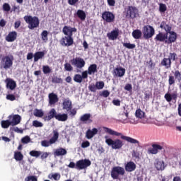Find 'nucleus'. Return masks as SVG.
Instances as JSON below:
<instances>
[{
	"mask_svg": "<svg viewBox=\"0 0 181 181\" xmlns=\"http://www.w3.org/2000/svg\"><path fill=\"white\" fill-rule=\"evenodd\" d=\"M135 115L136 118L141 119V118H144L145 115V112H144V111H142L141 109H138L136 110Z\"/></svg>",
	"mask_w": 181,
	"mask_h": 181,
	"instance_id": "c03bdc74",
	"label": "nucleus"
},
{
	"mask_svg": "<svg viewBox=\"0 0 181 181\" xmlns=\"http://www.w3.org/2000/svg\"><path fill=\"white\" fill-rule=\"evenodd\" d=\"M126 172H134L136 169V164L132 161L127 162L124 165Z\"/></svg>",
	"mask_w": 181,
	"mask_h": 181,
	"instance_id": "b1692460",
	"label": "nucleus"
},
{
	"mask_svg": "<svg viewBox=\"0 0 181 181\" xmlns=\"http://www.w3.org/2000/svg\"><path fill=\"white\" fill-rule=\"evenodd\" d=\"M98 134V129L97 128H93L91 129H88L86 132V138L87 139H91V138L94 137V135H97Z\"/></svg>",
	"mask_w": 181,
	"mask_h": 181,
	"instance_id": "bb28decb",
	"label": "nucleus"
},
{
	"mask_svg": "<svg viewBox=\"0 0 181 181\" xmlns=\"http://www.w3.org/2000/svg\"><path fill=\"white\" fill-rule=\"evenodd\" d=\"M62 108L63 110H66V111L71 110V101L70 100H64L62 103Z\"/></svg>",
	"mask_w": 181,
	"mask_h": 181,
	"instance_id": "f704fd0d",
	"label": "nucleus"
},
{
	"mask_svg": "<svg viewBox=\"0 0 181 181\" xmlns=\"http://www.w3.org/2000/svg\"><path fill=\"white\" fill-rule=\"evenodd\" d=\"M49 105H54L56 103L59 102V97L54 93H51L48 95Z\"/></svg>",
	"mask_w": 181,
	"mask_h": 181,
	"instance_id": "5701e85b",
	"label": "nucleus"
},
{
	"mask_svg": "<svg viewBox=\"0 0 181 181\" xmlns=\"http://www.w3.org/2000/svg\"><path fill=\"white\" fill-rule=\"evenodd\" d=\"M97 71H98L97 64H90L88 68V73L89 76L95 74V73H97Z\"/></svg>",
	"mask_w": 181,
	"mask_h": 181,
	"instance_id": "473e14b6",
	"label": "nucleus"
},
{
	"mask_svg": "<svg viewBox=\"0 0 181 181\" xmlns=\"http://www.w3.org/2000/svg\"><path fill=\"white\" fill-rule=\"evenodd\" d=\"M168 11V7L166 6V4L160 3L159 4V12L161 13H165Z\"/></svg>",
	"mask_w": 181,
	"mask_h": 181,
	"instance_id": "a18cd8bd",
	"label": "nucleus"
},
{
	"mask_svg": "<svg viewBox=\"0 0 181 181\" xmlns=\"http://www.w3.org/2000/svg\"><path fill=\"white\" fill-rule=\"evenodd\" d=\"M13 66V56L6 55L1 58V69H4V70H8Z\"/></svg>",
	"mask_w": 181,
	"mask_h": 181,
	"instance_id": "39448f33",
	"label": "nucleus"
},
{
	"mask_svg": "<svg viewBox=\"0 0 181 181\" xmlns=\"http://www.w3.org/2000/svg\"><path fill=\"white\" fill-rule=\"evenodd\" d=\"M80 121L83 124H91V122H93V119H91V114L86 113L80 117Z\"/></svg>",
	"mask_w": 181,
	"mask_h": 181,
	"instance_id": "412c9836",
	"label": "nucleus"
},
{
	"mask_svg": "<svg viewBox=\"0 0 181 181\" xmlns=\"http://www.w3.org/2000/svg\"><path fill=\"white\" fill-rule=\"evenodd\" d=\"M172 73H173V75L170 74L168 76V84L169 86H175V83H176V80L177 81H178L179 83H180L181 81V72L180 70H176L175 71H172Z\"/></svg>",
	"mask_w": 181,
	"mask_h": 181,
	"instance_id": "6e6552de",
	"label": "nucleus"
},
{
	"mask_svg": "<svg viewBox=\"0 0 181 181\" xmlns=\"http://www.w3.org/2000/svg\"><path fill=\"white\" fill-rule=\"evenodd\" d=\"M113 74L115 77H124L125 76V69L122 66L113 69Z\"/></svg>",
	"mask_w": 181,
	"mask_h": 181,
	"instance_id": "aec40b11",
	"label": "nucleus"
},
{
	"mask_svg": "<svg viewBox=\"0 0 181 181\" xmlns=\"http://www.w3.org/2000/svg\"><path fill=\"white\" fill-rule=\"evenodd\" d=\"M45 57V52H37L34 54V62H39L40 59Z\"/></svg>",
	"mask_w": 181,
	"mask_h": 181,
	"instance_id": "72a5a7b5",
	"label": "nucleus"
},
{
	"mask_svg": "<svg viewBox=\"0 0 181 181\" xmlns=\"http://www.w3.org/2000/svg\"><path fill=\"white\" fill-rule=\"evenodd\" d=\"M52 83H54V84H63V79L57 76H54L52 78Z\"/></svg>",
	"mask_w": 181,
	"mask_h": 181,
	"instance_id": "37998d69",
	"label": "nucleus"
},
{
	"mask_svg": "<svg viewBox=\"0 0 181 181\" xmlns=\"http://www.w3.org/2000/svg\"><path fill=\"white\" fill-rule=\"evenodd\" d=\"M103 130L105 131V132H106V134H108L109 135H114L115 136H120L121 139L127 141V142H129L130 144H139V141L130 136H124L122 133L115 132V130L110 129L108 127H103Z\"/></svg>",
	"mask_w": 181,
	"mask_h": 181,
	"instance_id": "f03ea898",
	"label": "nucleus"
},
{
	"mask_svg": "<svg viewBox=\"0 0 181 181\" xmlns=\"http://www.w3.org/2000/svg\"><path fill=\"white\" fill-rule=\"evenodd\" d=\"M144 39H151L155 35V28L152 25H145L142 29Z\"/></svg>",
	"mask_w": 181,
	"mask_h": 181,
	"instance_id": "9d476101",
	"label": "nucleus"
},
{
	"mask_svg": "<svg viewBox=\"0 0 181 181\" xmlns=\"http://www.w3.org/2000/svg\"><path fill=\"white\" fill-rule=\"evenodd\" d=\"M49 32L47 30H43L41 33V39L42 41L45 42V43L47 42L49 40Z\"/></svg>",
	"mask_w": 181,
	"mask_h": 181,
	"instance_id": "e433bc0d",
	"label": "nucleus"
},
{
	"mask_svg": "<svg viewBox=\"0 0 181 181\" xmlns=\"http://www.w3.org/2000/svg\"><path fill=\"white\" fill-rule=\"evenodd\" d=\"M88 146H90V141H83L81 144V148H88Z\"/></svg>",
	"mask_w": 181,
	"mask_h": 181,
	"instance_id": "69168bd1",
	"label": "nucleus"
},
{
	"mask_svg": "<svg viewBox=\"0 0 181 181\" xmlns=\"http://www.w3.org/2000/svg\"><path fill=\"white\" fill-rule=\"evenodd\" d=\"M33 115L35 117H38L39 118H42L43 115H45V112L42 110L35 109L34 110Z\"/></svg>",
	"mask_w": 181,
	"mask_h": 181,
	"instance_id": "a19ab883",
	"label": "nucleus"
},
{
	"mask_svg": "<svg viewBox=\"0 0 181 181\" xmlns=\"http://www.w3.org/2000/svg\"><path fill=\"white\" fill-rule=\"evenodd\" d=\"M14 159L17 161L23 160V154L21 151H15Z\"/></svg>",
	"mask_w": 181,
	"mask_h": 181,
	"instance_id": "4c0bfd02",
	"label": "nucleus"
},
{
	"mask_svg": "<svg viewBox=\"0 0 181 181\" xmlns=\"http://www.w3.org/2000/svg\"><path fill=\"white\" fill-rule=\"evenodd\" d=\"M3 11L4 12H9L11 11V6L8 3H4L3 4Z\"/></svg>",
	"mask_w": 181,
	"mask_h": 181,
	"instance_id": "4d7b16f0",
	"label": "nucleus"
},
{
	"mask_svg": "<svg viewBox=\"0 0 181 181\" xmlns=\"http://www.w3.org/2000/svg\"><path fill=\"white\" fill-rule=\"evenodd\" d=\"M40 158L42 159V160H44V159H46L49 157V153L47 152H44V153H41V155H40Z\"/></svg>",
	"mask_w": 181,
	"mask_h": 181,
	"instance_id": "e2e57ef3",
	"label": "nucleus"
},
{
	"mask_svg": "<svg viewBox=\"0 0 181 181\" xmlns=\"http://www.w3.org/2000/svg\"><path fill=\"white\" fill-rule=\"evenodd\" d=\"M96 85V88L98 90H103L104 88V82L103 81H98L95 83Z\"/></svg>",
	"mask_w": 181,
	"mask_h": 181,
	"instance_id": "6e6d98bb",
	"label": "nucleus"
},
{
	"mask_svg": "<svg viewBox=\"0 0 181 181\" xmlns=\"http://www.w3.org/2000/svg\"><path fill=\"white\" fill-rule=\"evenodd\" d=\"M4 83L6 84V88H8L9 90H13L16 88V82L11 78H6Z\"/></svg>",
	"mask_w": 181,
	"mask_h": 181,
	"instance_id": "a211bd4d",
	"label": "nucleus"
},
{
	"mask_svg": "<svg viewBox=\"0 0 181 181\" xmlns=\"http://www.w3.org/2000/svg\"><path fill=\"white\" fill-rule=\"evenodd\" d=\"M91 165V161L89 159L85 158L79 160L76 163V169L78 170H83V169H87L88 166Z\"/></svg>",
	"mask_w": 181,
	"mask_h": 181,
	"instance_id": "9b49d317",
	"label": "nucleus"
},
{
	"mask_svg": "<svg viewBox=\"0 0 181 181\" xmlns=\"http://www.w3.org/2000/svg\"><path fill=\"white\" fill-rule=\"evenodd\" d=\"M57 139H59V132L54 130L53 136L49 139V141H47V140L42 141L41 145L45 148H47L50 146V145H53V144H56V142H57Z\"/></svg>",
	"mask_w": 181,
	"mask_h": 181,
	"instance_id": "1a4fd4ad",
	"label": "nucleus"
},
{
	"mask_svg": "<svg viewBox=\"0 0 181 181\" xmlns=\"http://www.w3.org/2000/svg\"><path fill=\"white\" fill-rule=\"evenodd\" d=\"M157 170H165V162L163 160H157L154 164Z\"/></svg>",
	"mask_w": 181,
	"mask_h": 181,
	"instance_id": "c85d7f7f",
	"label": "nucleus"
},
{
	"mask_svg": "<svg viewBox=\"0 0 181 181\" xmlns=\"http://www.w3.org/2000/svg\"><path fill=\"white\" fill-rule=\"evenodd\" d=\"M102 95H103V97H105V98H107V97L110 96V91H108L107 90H103L102 93Z\"/></svg>",
	"mask_w": 181,
	"mask_h": 181,
	"instance_id": "774afa93",
	"label": "nucleus"
},
{
	"mask_svg": "<svg viewBox=\"0 0 181 181\" xmlns=\"http://www.w3.org/2000/svg\"><path fill=\"white\" fill-rule=\"evenodd\" d=\"M83 78H88V71H84L82 72V75H81Z\"/></svg>",
	"mask_w": 181,
	"mask_h": 181,
	"instance_id": "338daca9",
	"label": "nucleus"
},
{
	"mask_svg": "<svg viewBox=\"0 0 181 181\" xmlns=\"http://www.w3.org/2000/svg\"><path fill=\"white\" fill-rule=\"evenodd\" d=\"M112 104L114 105H116V107H119L121 105V100L117 99V100H112Z\"/></svg>",
	"mask_w": 181,
	"mask_h": 181,
	"instance_id": "0e129e2a",
	"label": "nucleus"
},
{
	"mask_svg": "<svg viewBox=\"0 0 181 181\" xmlns=\"http://www.w3.org/2000/svg\"><path fill=\"white\" fill-rule=\"evenodd\" d=\"M105 144L108 146H111L112 149H121L124 146V142L119 139L112 140V139L108 138V136H105Z\"/></svg>",
	"mask_w": 181,
	"mask_h": 181,
	"instance_id": "20e7f679",
	"label": "nucleus"
},
{
	"mask_svg": "<svg viewBox=\"0 0 181 181\" xmlns=\"http://www.w3.org/2000/svg\"><path fill=\"white\" fill-rule=\"evenodd\" d=\"M18 33H16V31L10 32L6 37V42H15Z\"/></svg>",
	"mask_w": 181,
	"mask_h": 181,
	"instance_id": "a878e982",
	"label": "nucleus"
},
{
	"mask_svg": "<svg viewBox=\"0 0 181 181\" xmlns=\"http://www.w3.org/2000/svg\"><path fill=\"white\" fill-rule=\"evenodd\" d=\"M73 32H77V29L67 25H65L62 29V33L65 36L73 37Z\"/></svg>",
	"mask_w": 181,
	"mask_h": 181,
	"instance_id": "f3484780",
	"label": "nucleus"
},
{
	"mask_svg": "<svg viewBox=\"0 0 181 181\" xmlns=\"http://www.w3.org/2000/svg\"><path fill=\"white\" fill-rule=\"evenodd\" d=\"M107 36L109 40H117V39H118V36H119V30L118 29L113 30L110 33H108Z\"/></svg>",
	"mask_w": 181,
	"mask_h": 181,
	"instance_id": "4be33fe9",
	"label": "nucleus"
},
{
	"mask_svg": "<svg viewBox=\"0 0 181 181\" xmlns=\"http://www.w3.org/2000/svg\"><path fill=\"white\" fill-rule=\"evenodd\" d=\"M154 40L156 43L161 42L165 43V45H172V43H175L177 40V38L173 37V33H171L170 35H169L168 33L160 32L156 35Z\"/></svg>",
	"mask_w": 181,
	"mask_h": 181,
	"instance_id": "f257e3e1",
	"label": "nucleus"
},
{
	"mask_svg": "<svg viewBox=\"0 0 181 181\" xmlns=\"http://www.w3.org/2000/svg\"><path fill=\"white\" fill-rule=\"evenodd\" d=\"M59 43L61 46H64V47H70V46H73L74 39H73V37L64 36L59 40Z\"/></svg>",
	"mask_w": 181,
	"mask_h": 181,
	"instance_id": "4468645a",
	"label": "nucleus"
},
{
	"mask_svg": "<svg viewBox=\"0 0 181 181\" xmlns=\"http://www.w3.org/2000/svg\"><path fill=\"white\" fill-rule=\"evenodd\" d=\"M124 90H126V91H132V85L130 83H127L124 86Z\"/></svg>",
	"mask_w": 181,
	"mask_h": 181,
	"instance_id": "680f3d73",
	"label": "nucleus"
},
{
	"mask_svg": "<svg viewBox=\"0 0 181 181\" xmlns=\"http://www.w3.org/2000/svg\"><path fill=\"white\" fill-rule=\"evenodd\" d=\"M22 144H26L30 142V137L29 136H25L21 139Z\"/></svg>",
	"mask_w": 181,
	"mask_h": 181,
	"instance_id": "864d4df0",
	"label": "nucleus"
},
{
	"mask_svg": "<svg viewBox=\"0 0 181 181\" xmlns=\"http://www.w3.org/2000/svg\"><path fill=\"white\" fill-rule=\"evenodd\" d=\"M25 181H37V177L30 175L25 177Z\"/></svg>",
	"mask_w": 181,
	"mask_h": 181,
	"instance_id": "bf43d9fd",
	"label": "nucleus"
},
{
	"mask_svg": "<svg viewBox=\"0 0 181 181\" xmlns=\"http://www.w3.org/2000/svg\"><path fill=\"white\" fill-rule=\"evenodd\" d=\"M102 19L106 23H112V22H115V15L111 11H105L102 13Z\"/></svg>",
	"mask_w": 181,
	"mask_h": 181,
	"instance_id": "ddd939ff",
	"label": "nucleus"
},
{
	"mask_svg": "<svg viewBox=\"0 0 181 181\" xmlns=\"http://www.w3.org/2000/svg\"><path fill=\"white\" fill-rule=\"evenodd\" d=\"M24 21L28 25V29L30 30H33V29H36V28H39V25L40 24V21H39V18L37 16H25Z\"/></svg>",
	"mask_w": 181,
	"mask_h": 181,
	"instance_id": "7ed1b4c3",
	"label": "nucleus"
},
{
	"mask_svg": "<svg viewBox=\"0 0 181 181\" xmlns=\"http://www.w3.org/2000/svg\"><path fill=\"white\" fill-rule=\"evenodd\" d=\"M56 119L57 121H61L62 122H64L69 119V115L66 113H57Z\"/></svg>",
	"mask_w": 181,
	"mask_h": 181,
	"instance_id": "cd10ccee",
	"label": "nucleus"
},
{
	"mask_svg": "<svg viewBox=\"0 0 181 181\" xmlns=\"http://www.w3.org/2000/svg\"><path fill=\"white\" fill-rule=\"evenodd\" d=\"M163 147L159 144H153L152 148L148 150V153L151 155H156L159 151H162Z\"/></svg>",
	"mask_w": 181,
	"mask_h": 181,
	"instance_id": "6ab92c4d",
	"label": "nucleus"
},
{
	"mask_svg": "<svg viewBox=\"0 0 181 181\" xmlns=\"http://www.w3.org/2000/svg\"><path fill=\"white\" fill-rule=\"evenodd\" d=\"M57 117V112L56 111V109L52 108L49 112L47 113V115H45L43 117V119L45 121H50L51 119H53V118H55Z\"/></svg>",
	"mask_w": 181,
	"mask_h": 181,
	"instance_id": "dca6fc26",
	"label": "nucleus"
},
{
	"mask_svg": "<svg viewBox=\"0 0 181 181\" xmlns=\"http://www.w3.org/2000/svg\"><path fill=\"white\" fill-rule=\"evenodd\" d=\"M33 127H35V128H42V127H43V123L37 120H34L33 122Z\"/></svg>",
	"mask_w": 181,
	"mask_h": 181,
	"instance_id": "8fccbe9b",
	"label": "nucleus"
},
{
	"mask_svg": "<svg viewBox=\"0 0 181 181\" xmlns=\"http://www.w3.org/2000/svg\"><path fill=\"white\" fill-rule=\"evenodd\" d=\"M21 119H22V118L21 117V115H13L12 121H11L12 127H15V125H18V124H21Z\"/></svg>",
	"mask_w": 181,
	"mask_h": 181,
	"instance_id": "2f4dec72",
	"label": "nucleus"
},
{
	"mask_svg": "<svg viewBox=\"0 0 181 181\" xmlns=\"http://www.w3.org/2000/svg\"><path fill=\"white\" fill-rule=\"evenodd\" d=\"M88 89L90 90V91H91L92 93H95V91H97V86L94 83H91L88 86Z\"/></svg>",
	"mask_w": 181,
	"mask_h": 181,
	"instance_id": "5fc2aeb1",
	"label": "nucleus"
},
{
	"mask_svg": "<svg viewBox=\"0 0 181 181\" xmlns=\"http://www.w3.org/2000/svg\"><path fill=\"white\" fill-rule=\"evenodd\" d=\"M76 15L81 21H86V13L83 10H78Z\"/></svg>",
	"mask_w": 181,
	"mask_h": 181,
	"instance_id": "58836bf2",
	"label": "nucleus"
},
{
	"mask_svg": "<svg viewBox=\"0 0 181 181\" xmlns=\"http://www.w3.org/2000/svg\"><path fill=\"white\" fill-rule=\"evenodd\" d=\"M125 175V169L121 166H115L111 170V177L115 180L119 179V176Z\"/></svg>",
	"mask_w": 181,
	"mask_h": 181,
	"instance_id": "0eeeda50",
	"label": "nucleus"
},
{
	"mask_svg": "<svg viewBox=\"0 0 181 181\" xmlns=\"http://www.w3.org/2000/svg\"><path fill=\"white\" fill-rule=\"evenodd\" d=\"M70 62L72 66H74L77 69H83V67L86 66V61L81 57L74 58L70 61Z\"/></svg>",
	"mask_w": 181,
	"mask_h": 181,
	"instance_id": "2eb2a0df",
	"label": "nucleus"
},
{
	"mask_svg": "<svg viewBox=\"0 0 181 181\" xmlns=\"http://www.w3.org/2000/svg\"><path fill=\"white\" fill-rule=\"evenodd\" d=\"M74 81L75 83H83V77L80 74H75L74 76Z\"/></svg>",
	"mask_w": 181,
	"mask_h": 181,
	"instance_id": "49530a36",
	"label": "nucleus"
},
{
	"mask_svg": "<svg viewBox=\"0 0 181 181\" xmlns=\"http://www.w3.org/2000/svg\"><path fill=\"white\" fill-rule=\"evenodd\" d=\"M42 71H43L44 74H49L52 73V69H50V66H49L47 65H44L42 66Z\"/></svg>",
	"mask_w": 181,
	"mask_h": 181,
	"instance_id": "09e8293b",
	"label": "nucleus"
},
{
	"mask_svg": "<svg viewBox=\"0 0 181 181\" xmlns=\"http://www.w3.org/2000/svg\"><path fill=\"white\" fill-rule=\"evenodd\" d=\"M122 45L126 49H135L136 47L135 44H131L129 42H123Z\"/></svg>",
	"mask_w": 181,
	"mask_h": 181,
	"instance_id": "de8ad7c7",
	"label": "nucleus"
},
{
	"mask_svg": "<svg viewBox=\"0 0 181 181\" xmlns=\"http://www.w3.org/2000/svg\"><path fill=\"white\" fill-rule=\"evenodd\" d=\"M64 69L66 71H73V66L69 63H66L64 64Z\"/></svg>",
	"mask_w": 181,
	"mask_h": 181,
	"instance_id": "052dcab7",
	"label": "nucleus"
},
{
	"mask_svg": "<svg viewBox=\"0 0 181 181\" xmlns=\"http://www.w3.org/2000/svg\"><path fill=\"white\" fill-rule=\"evenodd\" d=\"M6 98L8 101H15V100H16V96L13 94L8 93L6 95Z\"/></svg>",
	"mask_w": 181,
	"mask_h": 181,
	"instance_id": "603ef678",
	"label": "nucleus"
},
{
	"mask_svg": "<svg viewBox=\"0 0 181 181\" xmlns=\"http://www.w3.org/2000/svg\"><path fill=\"white\" fill-rule=\"evenodd\" d=\"M161 66L165 67V69H170L172 66V61L169 58H163L160 62Z\"/></svg>",
	"mask_w": 181,
	"mask_h": 181,
	"instance_id": "c756f323",
	"label": "nucleus"
},
{
	"mask_svg": "<svg viewBox=\"0 0 181 181\" xmlns=\"http://www.w3.org/2000/svg\"><path fill=\"white\" fill-rule=\"evenodd\" d=\"M1 125L2 128L6 129V128H9V127H11V125H12V122L11 121H9L8 119L2 120L1 122Z\"/></svg>",
	"mask_w": 181,
	"mask_h": 181,
	"instance_id": "ea45409f",
	"label": "nucleus"
},
{
	"mask_svg": "<svg viewBox=\"0 0 181 181\" xmlns=\"http://www.w3.org/2000/svg\"><path fill=\"white\" fill-rule=\"evenodd\" d=\"M30 156H33V158H39V156H40V155H42V151L33 150V151H30Z\"/></svg>",
	"mask_w": 181,
	"mask_h": 181,
	"instance_id": "79ce46f5",
	"label": "nucleus"
},
{
	"mask_svg": "<svg viewBox=\"0 0 181 181\" xmlns=\"http://www.w3.org/2000/svg\"><path fill=\"white\" fill-rule=\"evenodd\" d=\"M170 62H175V60H176V59H177V54L175 52L173 53H170V56H169V58H168Z\"/></svg>",
	"mask_w": 181,
	"mask_h": 181,
	"instance_id": "13d9d810",
	"label": "nucleus"
},
{
	"mask_svg": "<svg viewBox=\"0 0 181 181\" xmlns=\"http://www.w3.org/2000/svg\"><path fill=\"white\" fill-rule=\"evenodd\" d=\"M126 18L135 19L139 16V10L135 6H129L125 8Z\"/></svg>",
	"mask_w": 181,
	"mask_h": 181,
	"instance_id": "423d86ee",
	"label": "nucleus"
},
{
	"mask_svg": "<svg viewBox=\"0 0 181 181\" xmlns=\"http://www.w3.org/2000/svg\"><path fill=\"white\" fill-rule=\"evenodd\" d=\"M164 98L166 100L168 103H170L172 100H174L176 101L177 100V93H165L164 95Z\"/></svg>",
	"mask_w": 181,
	"mask_h": 181,
	"instance_id": "393cba45",
	"label": "nucleus"
},
{
	"mask_svg": "<svg viewBox=\"0 0 181 181\" xmlns=\"http://www.w3.org/2000/svg\"><path fill=\"white\" fill-rule=\"evenodd\" d=\"M54 155V156H64V155H67V151L65 148H59L55 150Z\"/></svg>",
	"mask_w": 181,
	"mask_h": 181,
	"instance_id": "7c9ffc66",
	"label": "nucleus"
},
{
	"mask_svg": "<svg viewBox=\"0 0 181 181\" xmlns=\"http://www.w3.org/2000/svg\"><path fill=\"white\" fill-rule=\"evenodd\" d=\"M160 29H163L165 32V33H168L169 36L173 33V37L177 39V34L175 31H172V25L166 23V21H162L160 24Z\"/></svg>",
	"mask_w": 181,
	"mask_h": 181,
	"instance_id": "f8f14e48",
	"label": "nucleus"
},
{
	"mask_svg": "<svg viewBox=\"0 0 181 181\" xmlns=\"http://www.w3.org/2000/svg\"><path fill=\"white\" fill-rule=\"evenodd\" d=\"M49 179H54V180L58 181V180H60L61 175L59 173H54V174H52L51 177L50 175H49Z\"/></svg>",
	"mask_w": 181,
	"mask_h": 181,
	"instance_id": "3c124183",
	"label": "nucleus"
},
{
	"mask_svg": "<svg viewBox=\"0 0 181 181\" xmlns=\"http://www.w3.org/2000/svg\"><path fill=\"white\" fill-rule=\"evenodd\" d=\"M134 39H141L142 37V31L141 30H134L132 33Z\"/></svg>",
	"mask_w": 181,
	"mask_h": 181,
	"instance_id": "c9c22d12",
	"label": "nucleus"
}]
</instances>
